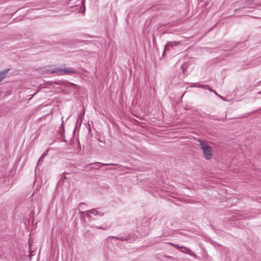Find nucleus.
<instances>
[{
    "instance_id": "f257e3e1",
    "label": "nucleus",
    "mask_w": 261,
    "mask_h": 261,
    "mask_svg": "<svg viewBox=\"0 0 261 261\" xmlns=\"http://www.w3.org/2000/svg\"><path fill=\"white\" fill-rule=\"evenodd\" d=\"M197 141L199 142L200 148L202 150L204 158L206 160H210L213 156V151L211 147L207 142L200 139H197Z\"/></svg>"
},
{
    "instance_id": "f03ea898",
    "label": "nucleus",
    "mask_w": 261,
    "mask_h": 261,
    "mask_svg": "<svg viewBox=\"0 0 261 261\" xmlns=\"http://www.w3.org/2000/svg\"><path fill=\"white\" fill-rule=\"evenodd\" d=\"M49 71L51 73H57L58 75H69L71 73H75V71L72 68H62L56 66L50 67Z\"/></svg>"
},
{
    "instance_id": "7ed1b4c3",
    "label": "nucleus",
    "mask_w": 261,
    "mask_h": 261,
    "mask_svg": "<svg viewBox=\"0 0 261 261\" xmlns=\"http://www.w3.org/2000/svg\"><path fill=\"white\" fill-rule=\"evenodd\" d=\"M259 5V3L256 0H246L241 4L240 8L236 9L234 12L237 14L245 9L253 8L254 6Z\"/></svg>"
},
{
    "instance_id": "20e7f679",
    "label": "nucleus",
    "mask_w": 261,
    "mask_h": 261,
    "mask_svg": "<svg viewBox=\"0 0 261 261\" xmlns=\"http://www.w3.org/2000/svg\"><path fill=\"white\" fill-rule=\"evenodd\" d=\"M102 164L104 166H109V165L116 166V165H117V164H105V163H100L99 162H96L95 163L89 164H88L86 166V167L87 169H88V171H90L91 170L99 169L100 168V165H98V167H96L95 166H93V165H94V164Z\"/></svg>"
},
{
    "instance_id": "39448f33",
    "label": "nucleus",
    "mask_w": 261,
    "mask_h": 261,
    "mask_svg": "<svg viewBox=\"0 0 261 261\" xmlns=\"http://www.w3.org/2000/svg\"><path fill=\"white\" fill-rule=\"evenodd\" d=\"M178 44V42H168L165 46L164 50L163 53V56H165V53L167 50H170V47H173L174 46H176Z\"/></svg>"
},
{
    "instance_id": "423d86ee",
    "label": "nucleus",
    "mask_w": 261,
    "mask_h": 261,
    "mask_svg": "<svg viewBox=\"0 0 261 261\" xmlns=\"http://www.w3.org/2000/svg\"><path fill=\"white\" fill-rule=\"evenodd\" d=\"M87 216L89 217V214L94 215L95 216L99 215L100 216H102L103 214L101 213L100 212L98 211L96 209H92L89 211H87L86 212Z\"/></svg>"
},
{
    "instance_id": "0eeeda50",
    "label": "nucleus",
    "mask_w": 261,
    "mask_h": 261,
    "mask_svg": "<svg viewBox=\"0 0 261 261\" xmlns=\"http://www.w3.org/2000/svg\"><path fill=\"white\" fill-rule=\"evenodd\" d=\"M110 237L112 238H113V239L120 240L121 241H126L129 243L132 242L134 240V239L132 240V238H130L129 237H114V236H111Z\"/></svg>"
},
{
    "instance_id": "6e6552de",
    "label": "nucleus",
    "mask_w": 261,
    "mask_h": 261,
    "mask_svg": "<svg viewBox=\"0 0 261 261\" xmlns=\"http://www.w3.org/2000/svg\"><path fill=\"white\" fill-rule=\"evenodd\" d=\"M170 244L172 245V246H173L174 247H175V248L180 249L182 252H186L187 253H189L191 251V250H190L189 249L187 248L186 247H185L183 246H179L177 244H174L173 243H170Z\"/></svg>"
},
{
    "instance_id": "1a4fd4ad",
    "label": "nucleus",
    "mask_w": 261,
    "mask_h": 261,
    "mask_svg": "<svg viewBox=\"0 0 261 261\" xmlns=\"http://www.w3.org/2000/svg\"><path fill=\"white\" fill-rule=\"evenodd\" d=\"M64 121H62V124L60 127V129L58 131V134L60 137H64Z\"/></svg>"
},
{
    "instance_id": "9d476101",
    "label": "nucleus",
    "mask_w": 261,
    "mask_h": 261,
    "mask_svg": "<svg viewBox=\"0 0 261 261\" xmlns=\"http://www.w3.org/2000/svg\"><path fill=\"white\" fill-rule=\"evenodd\" d=\"M9 70V69H5L3 71L0 72V82L5 78L6 75L8 72Z\"/></svg>"
},
{
    "instance_id": "9b49d317",
    "label": "nucleus",
    "mask_w": 261,
    "mask_h": 261,
    "mask_svg": "<svg viewBox=\"0 0 261 261\" xmlns=\"http://www.w3.org/2000/svg\"><path fill=\"white\" fill-rule=\"evenodd\" d=\"M246 46V44L244 42H241L240 43H238L237 45H236L234 47V49H237L238 50H240V47H245Z\"/></svg>"
},
{
    "instance_id": "f8f14e48",
    "label": "nucleus",
    "mask_w": 261,
    "mask_h": 261,
    "mask_svg": "<svg viewBox=\"0 0 261 261\" xmlns=\"http://www.w3.org/2000/svg\"><path fill=\"white\" fill-rule=\"evenodd\" d=\"M48 149H47L46 151H45L43 152V153L42 154V155L39 158L38 163H39V162L42 161L44 159V157L46 156L47 155V154H48Z\"/></svg>"
},
{
    "instance_id": "ddd939ff",
    "label": "nucleus",
    "mask_w": 261,
    "mask_h": 261,
    "mask_svg": "<svg viewBox=\"0 0 261 261\" xmlns=\"http://www.w3.org/2000/svg\"><path fill=\"white\" fill-rule=\"evenodd\" d=\"M66 174H68L66 172H64L62 173V177L59 180V182H61L62 181L64 182V180L67 179V177L65 176Z\"/></svg>"
},
{
    "instance_id": "4468645a",
    "label": "nucleus",
    "mask_w": 261,
    "mask_h": 261,
    "mask_svg": "<svg viewBox=\"0 0 261 261\" xmlns=\"http://www.w3.org/2000/svg\"><path fill=\"white\" fill-rule=\"evenodd\" d=\"M60 140L62 142H66L67 140L65 139V137H61Z\"/></svg>"
},
{
    "instance_id": "2eb2a0df",
    "label": "nucleus",
    "mask_w": 261,
    "mask_h": 261,
    "mask_svg": "<svg viewBox=\"0 0 261 261\" xmlns=\"http://www.w3.org/2000/svg\"><path fill=\"white\" fill-rule=\"evenodd\" d=\"M199 87L207 89V88H208V86L207 85H200Z\"/></svg>"
},
{
    "instance_id": "dca6fc26",
    "label": "nucleus",
    "mask_w": 261,
    "mask_h": 261,
    "mask_svg": "<svg viewBox=\"0 0 261 261\" xmlns=\"http://www.w3.org/2000/svg\"><path fill=\"white\" fill-rule=\"evenodd\" d=\"M98 228L100 229L106 230V229H107L108 228V227H98Z\"/></svg>"
},
{
    "instance_id": "f3484780",
    "label": "nucleus",
    "mask_w": 261,
    "mask_h": 261,
    "mask_svg": "<svg viewBox=\"0 0 261 261\" xmlns=\"http://www.w3.org/2000/svg\"><path fill=\"white\" fill-rule=\"evenodd\" d=\"M207 89H208L210 91L213 92V90H212V89H211V88H210V87H209V86H208V88H207Z\"/></svg>"
},
{
    "instance_id": "a211bd4d",
    "label": "nucleus",
    "mask_w": 261,
    "mask_h": 261,
    "mask_svg": "<svg viewBox=\"0 0 261 261\" xmlns=\"http://www.w3.org/2000/svg\"><path fill=\"white\" fill-rule=\"evenodd\" d=\"M55 83L56 84H58V85H60V83L57 82H56Z\"/></svg>"
},
{
    "instance_id": "6ab92c4d",
    "label": "nucleus",
    "mask_w": 261,
    "mask_h": 261,
    "mask_svg": "<svg viewBox=\"0 0 261 261\" xmlns=\"http://www.w3.org/2000/svg\"><path fill=\"white\" fill-rule=\"evenodd\" d=\"M213 92L214 93H215L216 94H218L217 93V92H216L215 91L213 90Z\"/></svg>"
},
{
    "instance_id": "aec40b11",
    "label": "nucleus",
    "mask_w": 261,
    "mask_h": 261,
    "mask_svg": "<svg viewBox=\"0 0 261 261\" xmlns=\"http://www.w3.org/2000/svg\"><path fill=\"white\" fill-rule=\"evenodd\" d=\"M85 204V203H84V202H81V203H80V205H82V204Z\"/></svg>"
},
{
    "instance_id": "412c9836",
    "label": "nucleus",
    "mask_w": 261,
    "mask_h": 261,
    "mask_svg": "<svg viewBox=\"0 0 261 261\" xmlns=\"http://www.w3.org/2000/svg\"><path fill=\"white\" fill-rule=\"evenodd\" d=\"M219 97H221L223 99H224V97H223L222 96H221L220 95H219Z\"/></svg>"
},
{
    "instance_id": "4be33fe9",
    "label": "nucleus",
    "mask_w": 261,
    "mask_h": 261,
    "mask_svg": "<svg viewBox=\"0 0 261 261\" xmlns=\"http://www.w3.org/2000/svg\"><path fill=\"white\" fill-rule=\"evenodd\" d=\"M75 41H76V42H77V43L80 42V41H79V40H75Z\"/></svg>"
},
{
    "instance_id": "5701e85b",
    "label": "nucleus",
    "mask_w": 261,
    "mask_h": 261,
    "mask_svg": "<svg viewBox=\"0 0 261 261\" xmlns=\"http://www.w3.org/2000/svg\"><path fill=\"white\" fill-rule=\"evenodd\" d=\"M80 213H81V214H82V213L83 214V213H84L85 212H81V211H80Z\"/></svg>"
},
{
    "instance_id": "b1692460",
    "label": "nucleus",
    "mask_w": 261,
    "mask_h": 261,
    "mask_svg": "<svg viewBox=\"0 0 261 261\" xmlns=\"http://www.w3.org/2000/svg\"><path fill=\"white\" fill-rule=\"evenodd\" d=\"M148 223L146 222V226H148Z\"/></svg>"
}]
</instances>
